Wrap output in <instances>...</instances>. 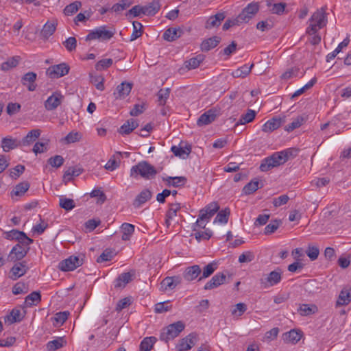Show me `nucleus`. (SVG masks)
<instances>
[{
    "mask_svg": "<svg viewBox=\"0 0 351 351\" xmlns=\"http://www.w3.org/2000/svg\"><path fill=\"white\" fill-rule=\"evenodd\" d=\"M166 182L169 186L173 187H179L184 186L186 182V178L184 176L180 177H168Z\"/></svg>",
    "mask_w": 351,
    "mask_h": 351,
    "instance_id": "nucleus-45",
    "label": "nucleus"
},
{
    "mask_svg": "<svg viewBox=\"0 0 351 351\" xmlns=\"http://www.w3.org/2000/svg\"><path fill=\"white\" fill-rule=\"evenodd\" d=\"M29 269L26 261L19 262L16 263L10 270V278L16 280L25 275Z\"/></svg>",
    "mask_w": 351,
    "mask_h": 351,
    "instance_id": "nucleus-13",
    "label": "nucleus"
},
{
    "mask_svg": "<svg viewBox=\"0 0 351 351\" xmlns=\"http://www.w3.org/2000/svg\"><path fill=\"white\" fill-rule=\"evenodd\" d=\"M115 34L113 29H108L106 26L103 25L95 28L92 30L86 38V40H108Z\"/></svg>",
    "mask_w": 351,
    "mask_h": 351,
    "instance_id": "nucleus-5",
    "label": "nucleus"
},
{
    "mask_svg": "<svg viewBox=\"0 0 351 351\" xmlns=\"http://www.w3.org/2000/svg\"><path fill=\"white\" fill-rule=\"evenodd\" d=\"M20 237H25V232L17 230H12L6 232L5 239L9 240H16L20 239Z\"/></svg>",
    "mask_w": 351,
    "mask_h": 351,
    "instance_id": "nucleus-63",
    "label": "nucleus"
},
{
    "mask_svg": "<svg viewBox=\"0 0 351 351\" xmlns=\"http://www.w3.org/2000/svg\"><path fill=\"white\" fill-rule=\"evenodd\" d=\"M157 339L154 337L144 338L140 344V351H150Z\"/></svg>",
    "mask_w": 351,
    "mask_h": 351,
    "instance_id": "nucleus-42",
    "label": "nucleus"
},
{
    "mask_svg": "<svg viewBox=\"0 0 351 351\" xmlns=\"http://www.w3.org/2000/svg\"><path fill=\"white\" fill-rule=\"evenodd\" d=\"M230 212L227 210H221L217 215L214 223L219 222L221 223H226L228 221Z\"/></svg>",
    "mask_w": 351,
    "mask_h": 351,
    "instance_id": "nucleus-60",
    "label": "nucleus"
},
{
    "mask_svg": "<svg viewBox=\"0 0 351 351\" xmlns=\"http://www.w3.org/2000/svg\"><path fill=\"white\" fill-rule=\"evenodd\" d=\"M298 154L297 148L291 147L284 149L281 152H275L274 156L279 165L285 163L289 159L295 157Z\"/></svg>",
    "mask_w": 351,
    "mask_h": 351,
    "instance_id": "nucleus-11",
    "label": "nucleus"
},
{
    "mask_svg": "<svg viewBox=\"0 0 351 351\" xmlns=\"http://www.w3.org/2000/svg\"><path fill=\"white\" fill-rule=\"evenodd\" d=\"M58 21L56 19L48 21L41 30V36L47 39L51 36L56 29Z\"/></svg>",
    "mask_w": 351,
    "mask_h": 351,
    "instance_id": "nucleus-20",
    "label": "nucleus"
},
{
    "mask_svg": "<svg viewBox=\"0 0 351 351\" xmlns=\"http://www.w3.org/2000/svg\"><path fill=\"white\" fill-rule=\"evenodd\" d=\"M281 280V269L280 268H277L276 270L271 271L265 278H261L260 284L263 289H267L278 284Z\"/></svg>",
    "mask_w": 351,
    "mask_h": 351,
    "instance_id": "nucleus-7",
    "label": "nucleus"
},
{
    "mask_svg": "<svg viewBox=\"0 0 351 351\" xmlns=\"http://www.w3.org/2000/svg\"><path fill=\"white\" fill-rule=\"evenodd\" d=\"M132 280V274L129 272L120 274L114 281L115 288H123Z\"/></svg>",
    "mask_w": 351,
    "mask_h": 351,
    "instance_id": "nucleus-32",
    "label": "nucleus"
},
{
    "mask_svg": "<svg viewBox=\"0 0 351 351\" xmlns=\"http://www.w3.org/2000/svg\"><path fill=\"white\" fill-rule=\"evenodd\" d=\"M255 116H256L255 111L253 110L249 109V110H247V111L245 114H243L241 116L237 125H239V124L244 125V124L248 123L253 121Z\"/></svg>",
    "mask_w": 351,
    "mask_h": 351,
    "instance_id": "nucleus-48",
    "label": "nucleus"
},
{
    "mask_svg": "<svg viewBox=\"0 0 351 351\" xmlns=\"http://www.w3.org/2000/svg\"><path fill=\"white\" fill-rule=\"evenodd\" d=\"M279 166L275 156L272 154L271 156L265 158L260 165V170L261 171H267L273 167Z\"/></svg>",
    "mask_w": 351,
    "mask_h": 351,
    "instance_id": "nucleus-30",
    "label": "nucleus"
},
{
    "mask_svg": "<svg viewBox=\"0 0 351 351\" xmlns=\"http://www.w3.org/2000/svg\"><path fill=\"white\" fill-rule=\"evenodd\" d=\"M59 205L66 210H71L75 206L73 199L61 196L59 199Z\"/></svg>",
    "mask_w": 351,
    "mask_h": 351,
    "instance_id": "nucleus-49",
    "label": "nucleus"
},
{
    "mask_svg": "<svg viewBox=\"0 0 351 351\" xmlns=\"http://www.w3.org/2000/svg\"><path fill=\"white\" fill-rule=\"evenodd\" d=\"M182 31L180 28H169L163 34V38L167 41H173L180 38Z\"/></svg>",
    "mask_w": 351,
    "mask_h": 351,
    "instance_id": "nucleus-27",
    "label": "nucleus"
},
{
    "mask_svg": "<svg viewBox=\"0 0 351 351\" xmlns=\"http://www.w3.org/2000/svg\"><path fill=\"white\" fill-rule=\"evenodd\" d=\"M21 145V141L12 138L11 136L4 137L1 140V147L5 152L14 149Z\"/></svg>",
    "mask_w": 351,
    "mask_h": 351,
    "instance_id": "nucleus-18",
    "label": "nucleus"
},
{
    "mask_svg": "<svg viewBox=\"0 0 351 351\" xmlns=\"http://www.w3.org/2000/svg\"><path fill=\"white\" fill-rule=\"evenodd\" d=\"M81 138V133L77 132H71L65 136L64 141L66 143H73L80 141Z\"/></svg>",
    "mask_w": 351,
    "mask_h": 351,
    "instance_id": "nucleus-58",
    "label": "nucleus"
},
{
    "mask_svg": "<svg viewBox=\"0 0 351 351\" xmlns=\"http://www.w3.org/2000/svg\"><path fill=\"white\" fill-rule=\"evenodd\" d=\"M283 120L280 117H275L268 120L263 125V131L265 132H271L280 127Z\"/></svg>",
    "mask_w": 351,
    "mask_h": 351,
    "instance_id": "nucleus-19",
    "label": "nucleus"
},
{
    "mask_svg": "<svg viewBox=\"0 0 351 351\" xmlns=\"http://www.w3.org/2000/svg\"><path fill=\"white\" fill-rule=\"evenodd\" d=\"M259 6L257 3H250L237 17V22L247 23L258 12Z\"/></svg>",
    "mask_w": 351,
    "mask_h": 351,
    "instance_id": "nucleus-8",
    "label": "nucleus"
},
{
    "mask_svg": "<svg viewBox=\"0 0 351 351\" xmlns=\"http://www.w3.org/2000/svg\"><path fill=\"white\" fill-rule=\"evenodd\" d=\"M29 249L30 247H23L20 243L16 244L12 247L9 254L10 261L21 260L27 255Z\"/></svg>",
    "mask_w": 351,
    "mask_h": 351,
    "instance_id": "nucleus-14",
    "label": "nucleus"
},
{
    "mask_svg": "<svg viewBox=\"0 0 351 351\" xmlns=\"http://www.w3.org/2000/svg\"><path fill=\"white\" fill-rule=\"evenodd\" d=\"M41 300V295L39 292L34 291L29 294L26 298L25 302L27 306H31L37 304Z\"/></svg>",
    "mask_w": 351,
    "mask_h": 351,
    "instance_id": "nucleus-47",
    "label": "nucleus"
},
{
    "mask_svg": "<svg viewBox=\"0 0 351 351\" xmlns=\"http://www.w3.org/2000/svg\"><path fill=\"white\" fill-rule=\"evenodd\" d=\"M184 328L185 324L182 321L171 324L162 330L160 339L167 343L169 340L177 337Z\"/></svg>",
    "mask_w": 351,
    "mask_h": 351,
    "instance_id": "nucleus-4",
    "label": "nucleus"
},
{
    "mask_svg": "<svg viewBox=\"0 0 351 351\" xmlns=\"http://www.w3.org/2000/svg\"><path fill=\"white\" fill-rule=\"evenodd\" d=\"M23 317L24 315L22 314L20 309L14 308L12 310L10 315L5 317V322H8L10 324L19 322L23 319Z\"/></svg>",
    "mask_w": 351,
    "mask_h": 351,
    "instance_id": "nucleus-36",
    "label": "nucleus"
},
{
    "mask_svg": "<svg viewBox=\"0 0 351 351\" xmlns=\"http://www.w3.org/2000/svg\"><path fill=\"white\" fill-rule=\"evenodd\" d=\"M160 3L157 0H154L149 4L143 6L144 15L153 16L156 14L160 10Z\"/></svg>",
    "mask_w": 351,
    "mask_h": 351,
    "instance_id": "nucleus-33",
    "label": "nucleus"
},
{
    "mask_svg": "<svg viewBox=\"0 0 351 351\" xmlns=\"http://www.w3.org/2000/svg\"><path fill=\"white\" fill-rule=\"evenodd\" d=\"M70 67H48L46 73L51 79L59 78L69 73Z\"/></svg>",
    "mask_w": 351,
    "mask_h": 351,
    "instance_id": "nucleus-21",
    "label": "nucleus"
},
{
    "mask_svg": "<svg viewBox=\"0 0 351 351\" xmlns=\"http://www.w3.org/2000/svg\"><path fill=\"white\" fill-rule=\"evenodd\" d=\"M83 171V169L77 166L69 167L64 174V179L70 181L73 177L80 176Z\"/></svg>",
    "mask_w": 351,
    "mask_h": 351,
    "instance_id": "nucleus-41",
    "label": "nucleus"
},
{
    "mask_svg": "<svg viewBox=\"0 0 351 351\" xmlns=\"http://www.w3.org/2000/svg\"><path fill=\"white\" fill-rule=\"evenodd\" d=\"M135 227L134 225L128 223H123L121 226L122 232L121 239L123 241H129L134 232Z\"/></svg>",
    "mask_w": 351,
    "mask_h": 351,
    "instance_id": "nucleus-29",
    "label": "nucleus"
},
{
    "mask_svg": "<svg viewBox=\"0 0 351 351\" xmlns=\"http://www.w3.org/2000/svg\"><path fill=\"white\" fill-rule=\"evenodd\" d=\"M64 96L59 91L54 92L45 101V108L47 110L51 111L56 109L62 102Z\"/></svg>",
    "mask_w": 351,
    "mask_h": 351,
    "instance_id": "nucleus-12",
    "label": "nucleus"
},
{
    "mask_svg": "<svg viewBox=\"0 0 351 351\" xmlns=\"http://www.w3.org/2000/svg\"><path fill=\"white\" fill-rule=\"evenodd\" d=\"M351 302V288L344 287L340 291L337 300L336 302V307L346 306Z\"/></svg>",
    "mask_w": 351,
    "mask_h": 351,
    "instance_id": "nucleus-17",
    "label": "nucleus"
},
{
    "mask_svg": "<svg viewBox=\"0 0 351 351\" xmlns=\"http://www.w3.org/2000/svg\"><path fill=\"white\" fill-rule=\"evenodd\" d=\"M301 337V333L295 330H291L283 334V340L286 343L295 344L300 340Z\"/></svg>",
    "mask_w": 351,
    "mask_h": 351,
    "instance_id": "nucleus-28",
    "label": "nucleus"
},
{
    "mask_svg": "<svg viewBox=\"0 0 351 351\" xmlns=\"http://www.w3.org/2000/svg\"><path fill=\"white\" fill-rule=\"evenodd\" d=\"M83 256H71L60 262L58 268L63 271H73L83 265Z\"/></svg>",
    "mask_w": 351,
    "mask_h": 351,
    "instance_id": "nucleus-6",
    "label": "nucleus"
},
{
    "mask_svg": "<svg viewBox=\"0 0 351 351\" xmlns=\"http://www.w3.org/2000/svg\"><path fill=\"white\" fill-rule=\"evenodd\" d=\"M28 291L27 285L23 282H19L12 287V293L14 295L25 293Z\"/></svg>",
    "mask_w": 351,
    "mask_h": 351,
    "instance_id": "nucleus-57",
    "label": "nucleus"
},
{
    "mask_svg": "<svg viewBox=\"0 0 351 351\" xmlns=\"http://www.w3.org/2000/svg\"><path fill=\"white\" fill-rule=\"evenodd\" d=\"M152 196V192L149 189L143 190L135 198L133 206L135 208L141 207L143 204L151 199Z\"/></svg>",
    "mask_w": 351,
    "mask_h": 351,
    "instance_id": "nucleus-22",
    "label": "nucleus"
},
{
    "mask_svg": "<svg viewBox=\"0 0 351 351\" xmlns=\"http://www.w3.org/2000/svg\"><path fill=\"white\" fill-rule=\"evenodd\" d=\"M303 121L304 119L301 117H298L295 119H294L291 123L286 125L285 130L287 132H290L294 130L295 129L300 128L302 125Z\"/></svg>",
    "mask_w": 351,
    "mask_h": 351,
    "instance_id": "nucleus-56",
    "label": "nucleus"
},
{
    "mask_svg": "<svg viewBox=\"0 0 351 351\" xmlns=\"http://www.w3.org/2000/svg\"><path fill=\"white\" fill-rule=\"evenodd\" d=\"M170 94V88H167L165 89H160L157 95L158 97V103L161 106H164L166 104L167 99L169 98Z\"/></svg>",
    "mask_w": 351,
    "mask_h": 351,
    "instance_id": "nucleus-55",
    "label": "nucleus"
},
{
    "mask_svg": "<svg viewBox=\"0 0 351 351\" xmlns=\"http://www.w3.org/2000/svg\"><path fill=\"white\" fill-rule=\"evenodd\" d=\"M138 126V121L133 119H131L125 121V123H124L123 125L121 126V128L119 130V132L121 134H129Z\"/></svg>",
    "mask_w": 351,
    "mask_h": 351,
    "instance_id": "nucleus-26",
    "label": "nucleus"
},
{
    "mask_svg": "<svg viewBox=\"0 0 351 351\" xmlns=\"http://www.w3.org/2000/svg\"><path fill=\"white\" fill-rule=\"evenodd\" d=\"M266 5L269 8V11L272 14H283L287 4L285 3H272L270 0L266 1Z\"/></svg>",
    "mask_w": 351,
    "mask_h": 351,
    "instance_id": "nucleus-35",
    "label": "nucleus"
},
{
    "mask_svg": "<svg viewBox=\"0 0 351 351\" xmlns=\"http://www.w3.org/2000/svg\"><path fill=\"white\" fill-rule=\"evenodd\" d=\"M226 276L223 273L215 274L204 286L205 290L213 289L225 282Z\"/></svg>",
    "mask_w": 351,
    "mask_h": 351,
    "instance_id": "nucleus-16",
    "label": "nucleus"
},
{
    "mask_svg": "<svg viewBox=\"0 0 351 351\" xmlns=\"http://www.w3.org/2000/svg\"><path fill=\"white\" fill-rule=\"evenodd\" d=\"M171 150L175 156H179L182 158H186L191 152V147L190 145H186L185 147H178L173 145L171 147Z\"/></svg>",
    "mask_w": 351,
    "mask_h": 351,
    "instance_id": "nucleus-31",
    "label": "nucleus"
},
{
    "mask_svg": "<svg viewBox=\"0 0 351 351\" xmlns=\"http://www.w3.org/2000/svg\"><path fill=\"white\" fill-rule=\"evenodd\" d=\"M157 173L156 168L146 161L139 162L130 169V176L137 177L140 176L144 179L149 180L155 177Z\"/></svg>",
    "mask_w": 351,
    "mask_h": 351,
    "instance_id": "nucleus-3",
    "label": "nucleus"
},
{
    "mask_svg": "<svg viewBox=\"0 0 351 351\" xmlns=\"http://www.w3.org/2000/svg\"><path fill=\"white\" fill-rule=\"evenodd\" d=\"M281 221L280 220H274L271 221L268 225L265 228V234H270L274 232L280 226Z\"/></svg>",
    "mask_w": 351,
    "mask_h": 351,
    "instance_id": "nucleus-59",
    "label": "nucleus"
},
{
    "mask_svg": "<svg viewBox=\"0 0 351 351\" xmlns=\"http://www.w3.org/2000/svg\"><path fill=\"white\" fill-rule=\"evenodd\" d=\"M132 88V84L128 82H122L120 85L117 87V93L118 96L117 97H123L128 96L131 92Z\"/></svg>",
    "mask_w": 351,
    "mask_h": 351,
    "instance_id": "nucleus-38",
    "label": "nucleus"
},
{
    "mask_svg": "<svg viewBox=\"0 0 351 351\" xmlns=\"http://www.w3.org/2000/svg\"><path fill=\"white\" fill-rule=\"evenodd\" d=\"M258 184L259 182L258 180H252L243 187V193L245 195L253 193L258 189Z\"/></svg>",
    "mask_w": 351,
    "mask_h": 351,
    "instance_id": "nucleus-51",
    "label": "nucleus"
},
{
    "mask_svg": "<svg viewBox=\"0 0 351 351\" xmlns=\"http://www.w3.org/2000/svg\"><path fill=\"white\" fill-rule=\"evenodd\" d=\"M82 7V3L79 1H75L69 5H67L63 12L66 16H71L76 13L79 9Z\"/></svg>",
    "mask_w": 351,
    "mask_h": 351,
    "instance_id": "nucleus-44",
    "label": "nucleus"
},
{
    "mask_svg": "<svg viewBox=\"0 0 351 351\" xmlns=\"http://www.w3.org/2000/svg\"><path fill=\"white\" fill-rule=\"evenodd\" d=\"M252 67H237L232 71L231 74L234 77H244L250 72Z\"/></svg>",
    "mask_w": 351,
    "mask_h": 351,
    "instance_id": "nucleus-50",
    "label": "nucleus"
},
{
    "mask_svg": "<svg viewBox=\"0 0 351 351\" xmlns=\"http://www.w3.org/2000/svg\"><path fill=\"white\" fill-rule=\"evenodd\" d=\"M219 116V110L215 108L209 109L203 113L197 119V125L199 127L207 125L213 122Z\"/></svg>",
    "mask_w": 351,
    "mask_h": 351,
    "instance_id": "nucleus-10",
    "label": "nucleus"
},
{
    "mask_svg": "<svg viewBox=\"0 0 351 351\" xmlns=\"http://www.w3.org/2000/svg\"><path fill=\"white\" fill-rule=\"evenodd\" d=\"M226 16L223 12L217 13L214 16H211L206 23V29H211L215 27H218L220 25L222 21L224 20Z\"/></svg>",
    "mask_w": 351,
    "mask_h": 351,
    "instance_id": "nucleus-24",
    "label": "nucleus"
},
{
    "mask_svg": "<svg viewBox=\"0 0 351 351\" xmlns=\"http://www.w3.org/2000/svg\"><path fill=\"white\" fill-rule=\"evenodd\" d=\"M197 341V335L195 332H191L185 337L181 339L178 343L176 345V348L177 351L189 350L193 346L195 345Z\"/></svg>",
    "mask_w": 351,
    "mask_h": 351,
    "instance_id": "nucleus-9",
    "label": "nucleus"
},
{
    "mask_svg": "<svg viewBox=\"0 0 351 351\" xmlns=\"http://www.w3.org/2000/svg\"><path fill=\"white\" fill-rule=\"evenodd\" d=\"M219 41L220 38L217 36L204 40L201 44V49L202 51H208L215 48L219 43Z\"/></svg>",
    "mask_w": 351,
    "mask_h": 351,
    "instance_id": "nucleus-37",
    "label": "nucleus"
},
{
    "mask_svg": "<svg viewBox=\"0 0 351 351\" xmlns=\"http://www.w3.org/2000/svg\"><path fill=\"white\" fill-rule=\"evenodd\" d=\"M327 22L326 9L321 8L315 12L309 19V26L306 28V34L317 33L318 30L326 25Z\"/></svg>",
    "mask_w": 351,
    "mask_h": 351,
    "instance_id": "nucleus-1",
    "label": "nucleus"
},
{
    "mask_svg": "<svg viewBox=\"0 0 351 351\" xmlns=\"http://www.w3.org/2000/svg\"><path fill=\"white\" fill-rule=\"evenodd\" d=\"M48 162L50 165L53 167H60L63 165L64 158L62 156L56 155L53 157H51L48 160Z\"/></svg>",
    "mask_w": 351,
    "mask_h": 351,
    "instance_id": "nucleus-64",
    "label": "nucleus"
},
{
    "mask_svg": "<svg viewBox=\"0 0 351 351\" xmlns=\"http://www.w3.org/2000/svg\"><path fill=\"white\" fill-rule=\"evenodd\" d=\"M247 310V306L244 303H238L232 310V315L237 317L241 316Z\"/></svg>",
    "mask_w": 351,
    "mask_h": 351,
    "instance_id": "nucleus-62",
    "label": "nucleus"
},
{
    "mask_svg": "<svg viewBox=\"0 0 351 351\" xmlns=\"http://www.w3.org/2000/svg\"><path fill=\"white\" fill-rule=\"evenodd\" d=\"M69 315V311H63V312L57 313L53 317V319H54L53 324L56 326L62 325L65 322V321L67 319Z\"/></svg>",
    "mask_w": 351,
    "mask_h": 351,
    "instance_id": "nucleus-52",
    "label": "nucleus"
},
{
    "mask_svg": "<svg viewBox=\"0 0 351 351\" xmlns=\"http://www.w3.org/2000/svg\"><path fill=\"white\" fill-rule=\"evenodd\" d=\"M255 258L254 254L250 251L244 252L239 257V262L241 263H250Z\"/></svg>",
    "mask_w": 351,
    "mask_h": 351,
    "instance_id": "nucleus-61",
    "label": "nucleus"
},
{
    "mask_svg": "<svg viewBox=\"0 0 351 351\" xmlns=\"http://www.w3.org/2000/svg\"><path fill=\"white\" fill-rule=\"evenodd\" d=\"M66 341L63 337H58L54 340L50 341L47 344V349L49 351H55L65 346Z\"/></svg>",
    "mask_w": 351,
    "mask_h": 351,
    "instance_id": "nucleus-40",
    "label": "nucleus"
},
{
    "mask_svg": "<svg viewBox=\"0 0 351 351\" xmlns=\"http://www.w3.org/2000/svg\"><path fill=\"white\" fill-rule=\"evenodd\" d=\"M202 274V269L197 265H194L186 268L183 277L187 281H193L197 279L199 276L200 277Z\"/></svg>",
    "mask_w": 351,
    "mask_h": 351,
    "instance_id": "nucleus-15",
    "label": "nucleus"
},
{
    "mask_svg": "<svg viewBox=\"0 0 351 351\" xmlns=\"http://www.w3.org/2000/svg\"><path fill=\"white\" fill-rule=\"evenodd\" d=\"M205 59V56L203 54H198L184 62V66H199L203 63Z\"/></svg>",
    "mask_w": 351,
    "mask_h": 351,
    "instance_id": "nucleus-54",
    "label": "nucleus"
},
{
    "mask_svg": "<svg viewBox=\"0 0 351 351\" xmlns=\"http://www.w3.org/2000/svg\"><path fill=\"white\" fill-rule=\"evenodd\" d=\"M41 131L39 129L30 130L21 141V145L24 146L29 145L34 143L40 135Z\"/></svg>",
    "mask_w": 351,
    "mask_h": 351,
    "instance_id": "nucleus-25",
    "label": "nucleus"
},
{
    "mask_svg": "<svg viewBox=\"0 0 351 351\" xmlns=\"http://www.w3.org/2000/svg\"><path fill=\"white\" fill-rule=\"evenodd\" d=\"M219 206L215 202L208 204L205 208L199 211V215L196 222L193 224V230H196V227L205 228L206 223L219 210Z\"/></svg>",
    "mask_w": 351,
    "mask_h": 351,
    "instance_id": "nucleus-2",
    "label": "nucleus"
},
{
    "mask_svg": "<svg viewBox=\"0 0 351 351\" xmlns=\"http://www.w3.org/2000/svg\"><path fill=\"white\" fill-rule=\"evenodd\" d=\"M317 311V307L314 304H303L300 305L299 312L301 315L306 316L314 314Z\"/></svg>",
    "mask_w": 351,
    "mask_h": 351,
    "instance_id": "nucleus-46",
    "label": "nucleus"
},
{
    "mask_svg": "<svg viewBox=\"0 0 351 351\" xmlns=\"http://www.w3.org/2000/svg\"><path fill=\"white\" fill-rule=\"evenodd\" d=\"M217 269V264L215 262H212L206 265L203 270L202 271V274L200 277L198 278V281L202 280V279L206 278L212 275L214 271Z\"/></svg>",
    "mask_w": 351,
    "mask_h": 351,
    "instance_id": "nucleus-39",
    "label": "nucleus"
},
{
    "mask_svg": "<svg viewBox=\"0 0 351 351\" xmlns=\"http://www.w3.org/2000/svg\"><path fill=\"white\" fill-rule=\"evenodd\" d=\"M36 78V74L33 72H29L26 73L23 79V84L25 86H28V90L30 91H33L36 89V85L34 84V82Z\"/></svg>",
    "mask_w": 351,
    "mask_h": 351,
    "instance_id": "nucleus-34",
    "label": "nucleus"
},
{
    "mask_svg": "<svg viewBox=\"0 0 351 351\" xmlns=\"http://www.w3.org/2000/svg\"><path fill=\"white\" fill-rule=\"evenodd\" d=\"M29 184L28 182H23L18 184L12 191V196H22L29 189Z\"/></svg>",
    "mask_w": 351,
    "mask_h": 351,
    "instance_id": "nucleus-43",
    "label": "nucleus"
},
{
    "mask_svg": "<svg viewBox=\"0 0 351 351\" xmlns=\"http://www.w3.org/2000/svg\"><path fill=\"white\" fill-rule=\"evenodd\" d=\"M90 82L95 86L96 88L99 90H104V77L97 71L90 73Z\"/></svg>",
    "mask_w": 351,
    "mask_h": 351,
    "instance_id": "nucleus-23",
    "label": "nucleus"
},
{
    "mask_svg": "<svg viewBox=\"0 0 351 351\" xmlns=\"http://www.w3.org/2000/svg\"><path fill=\"white\" fill-rule=\"evenodd\" d=\"M132 25L133 32L130 36V40H134L142 35V24L139 22L134 21Z\"/></svg>",
    "mask_w": 351,
    "mask_h": 351,
    "instance_id": "nucleus-53",
    "label": "nucleus"
}]
</instances>
